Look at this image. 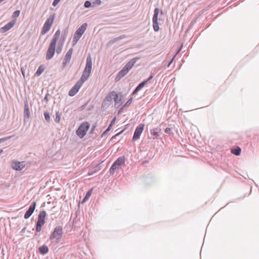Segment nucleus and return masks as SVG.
<instances>
[{"label":"nucleus","instance_id":"12","mask_svg":"<svg viewBox=\"0 0 259 259\" xmlns=\"http://www.w3.org/2000/svg\"><path fill=\"white\" fill-rule=\"evenodd\" d=\"M36 205V202L34 201L31 203L29 206L28 209L27 210L24 214V218L25 219H28L33 214Z\"/></svg>","mask_w":259,"mask_h":259},{"label":"nucleus","instance_id":"38","mask_svg":"<svg viewBox=\"0 0 259 259\" xmlns=\"http://www.w3.org/2000/svg\"><path fill=\"white\" fill-rule=\"evenodd\" d=\"M142 89L138 85L135 88L134 91L133 92V94H137L139 91H140Z\"/></svg>","mask_w":259,"mask_h":259},{"label":"nucleus","instance_id":"24","mask_svg":"<svg viewBox=\"0 0 259 259\" xmlns=\"http://www.w3.org/2000/svg\"><path fill=\"white\" fill-rule=\"evenodd\" d=\"M45 70V67L43 65H40L37 68L35 75L37 76H39Z\"/></svg>","mask_w":259,"mask_h":259},{"label":"nucleus","instance_id":"34","mask_svg":"<svg viewBox=\"0 0 259 259\" xmlns=\"http://www.w3.org/2000/svg\"><path fill=\"white\" fill-rule=\"evenodd\" d=\"M101 0H95L94 2H93V6L95 7L96 6H99L101 4Z\"/></svg>","mask_w":259,"mask_h":259},{"label":"nucleus","instance_id":"31","mask_svg":"<svg viewBox=\"0 0 259 259\" xmlns=\"http://www.w3.org/2000/svg\"><path fill=\"white\" fill-rule=\"evenodd\" d=\"M93 189H94L93 188H92L87 191V192L86 193L85 195L86 198H90V197L91 196V195L92 193Z\"/></svg>","mask_w":259,"mask_h":259},{"label":"nucleus","instance_id":"22","mask_svg":"<svg viewBox=\"0 0 259 259\" xmlns=\"http://www.w3.org/2000/svg\"><path fill=\"white\" fill-rule=\"evenodd\" d=\"M39 251L41 254L45 255L49 252V248L47 245H42L39 247Z\"/></svg>","mask_w":259,"mask_h":259},{"label":"nucleus","instance_id":"6","mask_svg":"<svg viewBox=\"0 0 259 259\" xmlns=\"http://www.w3.org/2000/svg\"><path fill=\"white\" fill-rule=\"evenodd\" d=\"M90 127V124L88 122H82L76 130V135L80 138H83L86 135Z\"/></svg>","mask_w":259,"mask_h":259},{"label":"nucleus","instance_id":"20","mask_svg":"<svg viewBox=\"0 0 259 259\" xmlns=\"http://www.w3.org/2000/svg\"><path fill=\"white\" fill-rule=\"evenodd\" d=\"M161 131L159 127H155L151 130L150 132L151 135L153 136L152 139L153 140L157 139L159 136L158 133Z\"/></svg>","mask_w":259,"mask_h":259},{"label":"nucleus","instance_id":"59","mask_svg":"<svg viewBox=\"0 0 259 259\" xmlns=\"http://www.w3.org/2000/svg\"><path fill=\"white\" fill-rule=\"evenodd\" d=\"M161 15H163V12L162 11H161Z\"/></svg>","mask_w":259,"mask_h":259},{"label":"nucleus","instance_id":"1","mask_svg":"<svg viewBox=\"0 0 259 259\" xmlns=\"http://www.w3.org/2000/svg\"><path fill=\"white\" fill-rule=\"evenodd\" d=\"M92 60L90 54H89L87 57L86 64L85 68L83 71L82 74L80 78L85 81L89 78L92 70Z\"/></svg>","mask_w":259,"mask_h":259},{"label":"nucleus","instance_id":"58","mask_svg":"<svg viewBox=\"0 0 259 259\" xmlns=\"http://www.w3.org/2000/svg\"><path fill=\"white\" fill-rule=\"evenodd\" d=\"M22 74H23V75L24 76H25V73L24 72L22 71Z\"/></svg>","mask_w":259,"mask_h":259},{"label":"nucleus","instance_id":"53","mask_svg":"<svg viewBox=\"0 0 259 259\" xmlns=\"http://www.w3.org/2000/svg\"><path fill=\"white\" fill-rule=\"evenodd\" d=\"M124 108V106L122 107H121V108L119 110V111H118V113H120V112L122 111V110L123 109V108Z\"/></svg>","mask_w":259,"mask_h":259},{"label":"nucleus","instance_id":"30","mask_svg":"<svg viewBox=\"0 0 259 259\" xmlns=\"http://www.w3.org/2000/svg\"><path fill=\"white\" fill-rule=\"evenodd\" d=\"M79 39H80V37H77L74 35L73 38V40L72 41L73 46L75 45L77 42V41L79 40Z\"/></svg>","mask_w":259,"mask_h":259},{"label":"nucleus","instance_id":"3","mask_svg":"<svg viewBox=\"0 0 259 259\" xmlns=\"http://www.w3.org/2000/svg\"><path fill=\"white\" fill-rule=\"evenodd\" d=\"M112 98H113L114 102H115V106L117 107H118L121 105V104L123 103V95L121 94H117L114 91H112L109 93V94L106 97L105 99L107 100H109L110 99H111Z\"/></svg>","mask_w":259,"mask_h":259},{"label":"nucleus","instance_id":"42","mask_svg":"<svg viewBox=\"0 0 259 259\" xmlns=\"http://www.w3.org/2000/svg\"><path fill=\"white\" fill-rule=\"evenodd\" d=\"M11 138V136H9V137H5V138H1L0 139V143L2 142H4V141H6V140L10 139Z\"/></svg>","mask_w":259,"mask_h":259},{"label":"nucleus","instance_id":"8","mask_svg":"<svg viewBox=\"0 0 259 259\" xmlns=\"http://www.w3.org/2000/svg\"><path fill=\"white\" fill-rule=\"evenodd\" d=\"M159 13V10L156 8L154 10V14L152 18L153 27L155 32L159 30V23L158 22V16Z\"/></svg>","mask_w":259,"mask_h":259},{"label":"nucleus","instance_id":"35","mask_svg":"<svg viewBox=\"0 0 259 259\" xmlns=\"http://www.w3.org/2000/svg\"><path fill=\"white\" fill-rule=\"evenodd\" d=\"M56 118L55 119V121L56 122H59L60 120V115L59 112H56Z\"/></svg>","mask_w":259,"mask_h":259},{"label":"nucleus","instance_id":"28","mask_svg":"<svg viewBox=\"0 0 259 259\" xmlns=\"http://www.w3.org/2000/svg\"><path fill=\"white\" fill-rule=\"evenodd\" d=\"M197 19V18H196L195 19L193 20L191 22V23H190L188 28H187V29L186 31V32H188V31L191 29V28L193 26V25L196 22Z\"/></svg>","mask_w":259,"mask_h":259},{"label":"nucleus","instance_id":"27","mask_svg":"<svg viewBox=\"0 0 259 259\" xmlns=\"http://www.w3.org/2000/svg\"><path fill=\"white\" fill-rule=\"evenodd\" d=\"M44 117H45V120L47 122L50 121V120H51L50 115V113L46 111L44 112Z\"/></svg>","mask_w":259,"mask_h":259},{"label":"nucleus","instance_id":"18","mask_svg":"<svg viewBox=\"0 0 259 259\" xmlns=\"http://www.w3.org/2000/svg\"><path fill=\"white\" fill-rule=\"evenodd\" d=\"M24 114L25 118L26 117L27 119H29L30 117V111L28 106V103L27 100L24 101Z\"/></svg>","mask_w":259,"mask_h":259},{"label":"nucleus","instance_id":"5","mask_svg":"<svg viewBox=\"0 0 259 259\" xmlns=\"http://www.w3.org/2000/svg\"><path fill=\"white\" fill-rule=\"evenodd\" d=\"M55 18V15L53 14L47 19L41 29V34L42 35L45 34L50 30L53 24Z\"/></svg>","mask_w":259,"mask_h":259},{"label":"nucleus","instance_id":"17","mask_svg":"<svg viewBox=\"0 0 259 259\" xmlns=\"http://www.w3.org/2000/svg\"><path fill=\"white\" fill-rule=\"evenodd\" d=\"M47 213L45 210H42L40 211L38 215V219L36 222L40 223L42 224L45 223V218L46 217Z\"/></svg>","mask_w":259,"mask_h":259},{"label":"nucleus","instance_id":"54","mask_svg":"<svg viewBox=\"0 0 259 259\" xmlns=\"http://www.w3.org/2000/svg\"><path fill=\"white\" fill-rule=\"evenodd\" d=\"M116 137L115 135L113 136L111 138V140H113L114 139H115Z\"/></svg>","mask_w":259,"mask_h":259},{"label":"nucleus","instance_id":"51","mask_svg":"<svg viewBox=\"0 0 259 259\" xmlns=\"http://www.w3.org/2000/svg\"><path fill=\"white\" fill-rule=\"evenodd\" d=\"M125 128H123V129H122L121 131H120V132H118V133L119 134V135H120V134H121L124 132V131L125 130Z\"/></svg>","mask_w":259,"mask_h":259},{"label":"nucleus","instance_id":"52","mask_svg":"<svg viewBox=\"0 0 259 259\" xmlns=\"http://www.w3.org/2000/svg\"><path fill=\"white\" fill-rule=\"evenodd\" d=\"M125 128H123V129H122L121 131H120V132H118V133L119 134V135H120V134H121L124 132V131L125 130Z\"/></svg>","mask_w":259,"mask_h":259},{"label":"nucleus","instance_id":"57","mask_svg":"<svg viewBox=\"0 0 259 259\" xmlns=\"http://www.w3.org/2000/svg\"><path fill=\"white\" fill-rule=\"evenodd\" d=\"M115 136L116 137H117V136H119V134L118 133H117V134H116L115 135Z\"/></svg>","mask_w":259,"mask_h":259},{"label":"nucleus","instance_id":"9","mask_svg":"<svg viewBox=\"0 0 259 259\" xmlns=\"http://www.w3.org/2000/svg\"><path fill=\"white\" fill-rule=\"evenodd\" d=\"M56 44L51 42L47 51L46 58L47 60L51 59L54 57L56 51Z\"/></svg>","mask_w":259,"mask_h":259},{"label":"nucleus","instance_id":"13","mask_svg":"<svg viewBox=\"0 0 259 259\" xmlns=\"http://www.w3.org/2000/svg\"><path fill=\"white\" fill-rule=\"evenodd\" d=\"M87 27V23H83L78 28H77L74 35L80 38L86 30Z\"/></svg>","mask_w":259,"mask_h":259},{"label":"nucleus","instance_id":"40","mask_svg":"<svg viewBox=\"0 0 259 259\" xmlns=\"http://www.w3.org/2000/svg\"><path fill=\"white\" fill-rule=\"evenodd\" d=\"M146 84H147L145 80H143V81L140 82L138 85L142 89Z\"/></svg>","mask_w":259,"mask_h":259},{"label":"nucleus","instance_id":"49","mask_svg":"<svg viewBox=\"0 0 259 259\" xmlns=\"http://www.w3.org/2000/svg\"><path fill=\"white\" fill-rule=\"evenodd\" d=\"M48 96H49V94H47L44 99V100L46 102H48Z\"/></svg>","mask_w":259,"mask_h":259},{"label":"nucleus","instance_id":"11","mask_svg":"<svg viewBox=\"0 0 259 259\" xmlns=\"http://www.w3.org/2000/svg\"><path fill=\"white\" fill-rule=\"evenodd\" d=\"M144 124H140L136 128L132 140L133 141H135L140 138L144 130Z\"/></svg>","mask_w":259,"mask_h":259},{"label":"nucleus","instance_id":"19","mask_svg":"<svg viewBox=\"0 0 259 259\" xmlns=\"http://www.w3.org/2000/svg\"><path fill=\"white\" fill-rule=\"evenodd\" d=\"M128 71L126 70L123 67V68L118 73L116 78V81H119L120 79H121L123 77H124Z\"/></svg>","mask_w":259,"mask_h":259},{"label":"nucleus","instance_id":"47","mask_svg":"<svg viewBox=\"0 0 259 259\" xmlns=\"http://www.w3.org/2000/svg\"><path fill=\"white\" fill-rule=\"evenodd\" d=\"M153 75H150L149 76V77H148L147 79L144 80H145V81L146 82V83H148V82H149L150 80H151L153 78Z\"/></svg>","mask_w":259,"mask_h":259},{"label":"nucleus","instance_id":"56","mask_svg":"<svg viewBox=\"0 0 259 259\" xmlns=\"http://www.w3.org/2000/svg\"><path fill=\"white\" fill-rule=\"evenodd\" d=\"M25 228H24L23 229H22L21 232H24L25 231Z\"/></svg>","mask_w":259,"mask_h":259},{"label":"nucleus","instance_id":"33","mask_svg":"<svg viewBox=\"0 0 259 259\" xmlns=\"http://www.w3.org/2000/svg\"><path fill=\"white\" fill-rule=\"evenodd\" d=\"M133 101V99L132 98H130L124 104V105H123L124 107H128L132 103Z\"/></svg>","mask_w":259,"mask_h":259},{"label":"nucleus","instance_id":"29","mask_svg":"<svg viewBox=\"0 0 259 259\" xmlns=\"http://www.w3.org/2000/svg\"><path fill=\"white\" fill-rule=\"evenodd\" d=\"M20 14V10H16L12 15L13 18H16L19 16Z\"/></svg>","mask_w":259,"mask_h":259},{"label":"nucleus","instance_id":"39","mask_svg":"<svg viewBox=\"0 0 259 259\" xmlns=\"http://www.w3.org/2000/svg\"><path fill=\"white\" fill-rule=\"evenodd\" d=\"M171 128L169 127H166V128L164 130V132H165V133H166V134H171Z\"/></svg>","mask_w":259,"mask_h":259},{"label":"nucleus","instance_id":"2","mask_svg":"<svg viewBox=\"0 0 259 259\" xmlns=\"http://www.w3.org/2000/svg\"><path fill=\"white\" fill-rule=\"evenodd\" d=\"M125 157L122 156L118 157L112 163L109 169V172L111 175L114 174L115 170L119 169L121 167H124L125 165Z\"/></svg>","mask_w":259,"mask_h":259},{"label":"nucleus","instance_id":"10","mask_svg":"<svg viewBox=\"0 0 259 259\" xmlns=\"http://www.w3.org/2000/svg\"><path fill=\"white\" fill-rule=\"evenodd\" d=\"M25 161H18L17 160H13L11 162L12 168L17 171L21 170L25 166Z\"/></svg>","mask_w":259,"mask_h":259},{"label":"nucleus","instance_id":"4","mask_svg":"<svg viewBox=\"0 0 259 259\" xmlns=\"http://www.w3.org/2000/svg\"><path fill=\"white\" fill-rule=\"evenodd\" d=\"M63 235V229L61 226H56L51 234L50 240H56L57 242L60 241Z\"/></svg>","mask_w":259,"mask_h":259},{"label":"nucleus","instance_id":"14","mask_svg":"<svg viewBox=\"0 0 259 259\" xmlns=\"http://www.w3.org/2000/svg\"><path fill=\"white\" fill-rule=\"evenodd\" d=\"M16 20L13 19L1 28V32L5 33L11 29L16 24Z\"/></svg>","mask_w":259,"mask_h":259},{"label":"nucleus","instance_id":"37","mask_svg":"<svg viewBox=\"0 0 259 259\" xmlns=\"http://www.w3.org/2000/svg\"><path fill=\"white\" fill-rule=\"evenodd\" d=\"M111 127H109L108 126V127L106 128V130L102 133V134L101 135V137H103V136H104L105 135H106L107 134V133L108 132H109V131L111 130Z\"/></svg>","mask_w":259,"mask_h":259},{"label":"nucleus","instance_id":"46","mask_svg":"<svg viewBox=\"0 0 259 259\" xmlns=\"http://www.w3.org/2000/svg\"><path fill=\"white\" fill-rule=\"evenodd\" d=\"M67 34V31L66 30H65L64 31L62 32V35H64L63 41L65 39Z\"/></svg>","mask_w":259,"mask_h":259},{"label":"nucleus","instance_id":"25","mask_svg":"<svg viewBox=\"0 0 259 259\" xmlns=\"http://www.w3.org/2000/svg\"><path fill=\"white\" fill-rule=\"evenodd\" d=\"M44 225V224L36 222V232L37 233L40 232L41 230L42 227Z\"/></svg>","mask_w":259,"mask_h":259},{"label":"nucleus","instance_id":"44","mask_svg":"<svg viewBox=\"0 0 259 259\" xmlns=\"http://www.w3.org/2000/svg\"><path fill=\"white\" fill-rule=\"evenodd\" d=\"M60 1H61L60 0H54L53 2L52 3V5L54 7H55V6H56L59 4V3Z\"/></svg>","mask_w":259,"mask_h":259},{"label":"nucleus","instance_id":"50","mask_svg":"<svg viewBox=\"0 0 259 259\" xmlns=\"http://www.w3.org/2000/svg\"><path fill=\"white\" fill-rule=\"evenodd\" d=\"M88 199H89L88 198H86V197L84 196L81 201V203H84Z\"/></svg>","mask_w":259,"mask_h":259},{"label":"nucleus","instance_id":"32","mask_svg":"<svg viewBox=\"0 0 259 259\" xmlns=\"http://www.w3.org/2000/svg\"><path fill=\"white\" fill-rule=\"evenodd\" d=\"M92 6V3L89 1H87L84 4V7L85 8H89Z\"/></svg>","mask_w":259,"mask_h":259},{"label":"nucleus","instance_id":"21","mask_svg":"<svg viewBox=\"0 0 259 259\" xmlns=\"http://www.w3.org/2000/svg\"><path fill=\"white\" fill-rule=\"evenodd\" d=\"M231 152L236 156H239L241 154V149L239 146H236L234 148L231 149Z\"/></svg>","mask_w":259,"mask_h":259},{"label":"nucleus","instance_id":"43","mask_svg":"<svg viewBox=\"0 0 259 259\" xmlns=\"http://www.w3.org/2000/svg\"><path fill=\"white\" fill-rule=\"evenodd\" d=\"M183 44H182L180 46V47L178 49L176 54H175V55H176V56L177 55V54H178V53L181 51V50L182 49V48H183Z\"/></svg>","mask_w":259,"mask_h":259},{"label":"nucleus","instance_id":"15","mask_svg":"<svg viewBox=\"0 0 259 259\" xmlns=\"http://www.w3.org/2000/svg\"><path fill=\"white\" fill-rule=\"evenodd\" d=\"M140 59L139 57H135L130 60L123 67L127 71H129L134 66L136 62Z\"/></svg>","mask_w":259,"mask_h":259},{"label":"nucleus","instance_id":"26","mask_svg":"<svg viewBox=\"0 0 259 259\" xmlns=\"http://www.w3.org/2000/svg\"><path fill=\"white\" fill-rule=\"evenodd\" d=\"M99 166L98 165H96L95 167H93L89 172V175H91L93 173L97 172L99 170Z\"/></svg>","mask_w":259,"mask_h":259},{"label":"nucleus","instance_id":"23","mask_svg":"<svg viewBox=\"0 0 259 259\" xmlns=\"http://www.w3.org/2000/svg\"><path fill=\"white\" fill-rule=\"evenodd\" d=\"M60 30L58 29L55 33V34L53 36V37L51 42L55 43V44H57V41L60 36Z\"/></svg>","mask_w":259,"mask_h":259},{"label":"nucleus","instance_id":"41","mask_svg":"<svg viewBox=\"0 0 259 259\" xmlns=\"http://www.w3.org/2000/svg\"><path fill=\"white\" fill-rule=\"evenodd\" d=\"M115 120H116V117H114L112 119V120L111 121L109 125H108L109 127H112V126H113V125L115 123Z\"/></svg>","mask_w":259,"mask_h":259},{"label":"nucleus","instance_id":"7","mask_svg":"<svg viewBox=\"0 0 259 259\" xmlns=\"http://www.w3.org/2000/svg\"><path fill=\"white\" fill-rule=\"evenodd\" d=\"M84 82H85L84 80L80 78V79L78 80L75 85L68 92V95L70 97L75 96L77 93Z\"/></svg>","mask_w":259,"mask_h":259},{"label":"nucleus","instance_id":"55","mask_svg":"<svg viewBox=\"0 0 259 259\" xmlns=\"http://www.w3.org/2000/svg\"><path fill=\"white\" fill-rule=\"evenodd\" d=\"M3 152V150L2 149H0V154H1Z\"/></svg>","mask_w":259,"mask_h":259},{"label":"nucleus","instance_id":"48","mask_svg":"<svg viewBox=\"0 0 259 259\" xmlns=\"http://www.w3.org/2000/svg\"><path fill=\"white\" fill-rule=\"evenodd\" d=\"M96 127V124H94V125H92L91 130V131H90V133H93L94 131V130H95Z\"/></svg>","mask_w":259,"mask_h":259},{"label":"nucleus","instance_id":"36","mask_svg":"<svg viewBox=\"0 0 259 259\" xmlns=\"http://www.w3.org/2000/svg\"><path fill=\"white\" fill-rule=\"evenodd\" d=\"M62 50V46H58L56 49V53L57 54H59L61 53Z\"/></svg>","mask_w":259,"mask_h":259},{"label":"nucleus","instance_id":"16","mask_svg":"<svg viewBox=\"0 0 259 259\" xmlns=\"http://www.w3.org/2000/svg\"><path fill=\"white\" fill-rule=\"evenodd\" d=\"M73 52V48H71L69 49L67 53L65 56V58L63 59V65L64 66H65L67 64H68L71 59L72 54Z\"/></svg>","mask_w":259,"mask_h":259},{"label":"nucleus","instance_id":"45","mask_svg":"<svg viewBox=\"0 0 259 259\" xmlns=\"http://www.w3.org/2000/svg\"><path fill=\"white\" fill-rule=\"evenodd\" d=\"M176 57V55H174L172 58L171 59V60L169 61L167 64V67H169V66L171 65V64L172 63L174 60L175 59Z\"/></svg>","mask_w":259,"mask_h":259}]
</instances>
